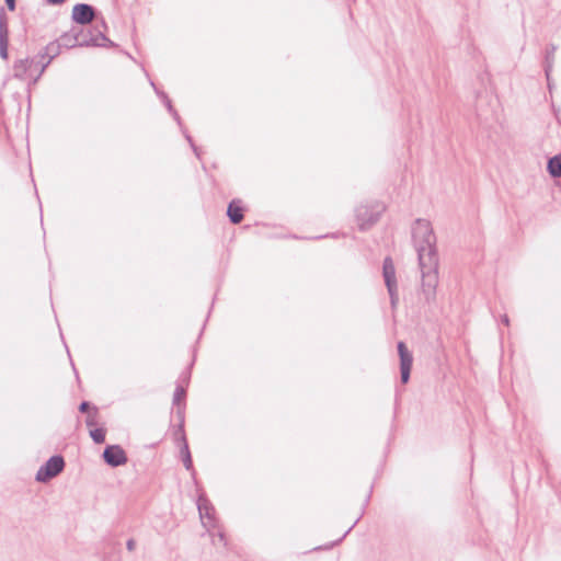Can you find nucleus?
Segmentation results:
<instances>
[{
	"instance_id": "7",
	"label": "nucleus",
	"mask_w": 561,
	"mask_h": 561,
	"mask_svg": "<svg viewBox=\"0 0 561 561\" xmlns=\"http://www.w3.org/2000/svg\"><path fill=\"white\" fill-rule=\"evenodd\" d=\"M397 347L400 357V379L405 385L410 380L413 356L404 342H399Z\"/></svg>"
},
{
	"instance_id": "16",
	"label": "nucleus",
	"mask_w": 561,
	"mask_h": 561,
	"mask_svg": "<svg viewBox=\"0 0 561 561\" xmlns=\"http://www.w3.org/2000/svg\"><path fill=\"white\" fill-rule=\"evenodd\" d=\"M61 45L58 43V41L50 42L48 45L45 46L39 53L38 57L41 59H45L46 57L50 59L51 61L60 54L61 51Z\"/></svg>"
},
{
	"instance_id": "32",
	"label": "nucleus",
	"mask_w": 561,
	"mask_h": 561,
	"mask_svg": "<svg viewBox=\"0 0 561 561\" xmlns=\"http://www.w3.org/2000/svg\"><path fill=\"white\" fill-rule=\"evenodd\" d=\"M136 547V541L134 539H128L126 542V548L128 551H134Z\"/></svg>"
},
{
	"instance_id": "2",
	"label": "nucleus",
	"mask_w": 561,
	"mask_h": 561,
	"mask_svg": "<svg viewBox=\"0 0 561 561\" xmlns=\"http://www.w3.org/2000/svg\"><path fill=\"white\" fill-rule=\"evenodd\" d=\"M385 209V205L378 202L366 205H359L358 207H356L355 218L358 229L360 231L369 230L379 221Z\"/></svg>"
},
{
	"instance_id": "10",
	"label": "nucleus",
	"mask_w": 561,
	"mask_h": 561,
	"mask_svg": "<svg viewBox=\"0 0 561 561\" xmlns=\"http://www.w3.org/2000/svg\"><path fill=\"white\" fill-rule=\"evenodd\" d=\"M34 59L28 57L16 59L13 62V78L19 80H25L26 75L33 70Z\"/></svg>"
},
{
	"instance_id": "36",
	"label": "nucleus",
	"mask_w": 561,
	"mask_h": 561,
	"mask_svg": "<svg viewBox=\"0 0 561 561\" xmlns=\"http://www.w3.org/2000/svg\"><path fill=\"white\" fill-rule=\"evenodd\" d=\"M218 538H219L220 542L226 545V538H225V534L224 533L218 531Z\"/></svg>"
},
{
	"instance_id": "9",
	"label": "nucleus",
	"mask_w": 561,
	"mask_h": 561,
	"mask_svg": "<svg viewBox=\"0 0 561 561\" xmlns=\"http://www.w3.org/2000/svg\"><path fill=\"white\" fill-rule=\"evenodd\" d=\"M9 25L8 15L3 7H0V57L3 60L9 58Z\"/></svg>"
},
{
	"instance_id": "8",
	"label": "nucleus",
	"mask_w": 561,
	"mask_h": 561,
	"mask_svg": "<svg viewBox=\"0 0 561 561\" xmlns=\"http://www.w3.org/2000/svg\"><path fill=\"white\" fill-rule=\"evenodd\" d=\"M95 9L88 3H78L72 9L71 18L80 25L90 24L95 18Z\"/></svg>"
},
{
	"instance_id": "38",
	"label": "nucleus",
	"mask_w": 561,
	"mask_h": 561,
	"mask_svg": "<svg viewBox=\"0 0 561 561\" xmlns=\"http://www.w3.org/2000/svg\"><path fill=\"white\" fill-rule=\"evenodd\" d=\"M369 493H371V490L369 491ZM369 499H370V494H368V495H367V497H366V500H365V504H367V503H368Z\"/></svg>"
},
{
	"instance_id": "30",
	"label": "nucleus",
	"mask_w": 561,
	"mask_h": 561,
	"mask_svg": "<svg viewBox=\"0 0 561 561\" xmlns=\"http://www.w3.org/2000/svg\"><path fill=\"white\" fill-rule=\"evenodd\" d=\"M190 378H191V373H190L188 369L186 371L182 373L181 376H180L181 381L186 383V385L188 383Z\"/></svg>"
},
{
	"instance_id": "24",
	"label": "nucleus",
	"mask_w": 561,
	"mask_h": 561,
	"mask_svg": "<svg viewBox=\"0 0 561 561\" xmlns=\"http://www.w3.org/2000/svg\"><path fill=\"white\" fill-rule=\"evenodd\" d=\"M181 130H182V133H183V135H184L185 139H186V140H187V142L190 144V146H191V148H192V150H193L194 154H195L198 159H201V150H199V148L195 145V142H194V140H193V138H192V136L187 133V130H186L185 128H183V129H181Z\"/></svg>"
},
{
	"instance_id": "15",
	"label": "nucleus",
	"mask_w": 561,
	"mask_h": 561,
	"mask_svg": "<svg viewBox=\"0 0 561 561\" xmlns=\"http://www.w3.org/2000/svg\"><path fill=\"white\" fill-rule=\"evenodd\" d=\"M77 26H73L70 31L62 33L57 39L64 48H73L78 46Z\"/></svg>"
},
{
	"instance_id": "29",
	"label": "nucleus",
	"mask_w": 561,
	"mask_h": 561,
	"mask_svg": "<svg viewBox=\"0 0 561 561\" xmlns=\"http://www.w3.org/2000/svg\"><path fill=\"white\" fill-rule=\"evenodd\" d=\"M169 113L172 115V117L174 118V121L178 123V125L180 126L181 129H183V124H182V119L178 113V111L173 107L172 110L169 111Z\"/></svg>"
},
{
	"instance_id": "18",
	"label": "nucleus",
	"mask_w": 561,
	"mask_h": 561,
	"mask_svg": "<svg viewBox=\"0 0 561 561\" xmlns=\"http://www.w3.org/2000/svg\"><path fill=\"white\" fill-rule=\"evenodd\" d=\"M547 170L552 178H561V153L548 160Z\"/></svg>"
},
{
	"instance_id": "19",
	"label": "nucleus",
	"mask_w": 561,
	"mask_h": 561,
	"mask_svg": "<svg viewBox=\"0 0 561 561\" xmlns=\"http://www.w3.org/2000/svg\"><path fill=\"white\" fill-rule=\"evenodd\" d=\"M106 431L103 427H94L90 430V437L95 444H103L105 442Z\"/></svg>"
},
{
	"instance_id": "23",
	"label": "nucleus",
	"mask_w": 561,
	"mask_h": 561,
	"mask_svg": "<svg viewBox=\"0 0 561 561\" xmlns=\"http://www.w3.org/2000/svg\"><path fill=\"white\" fill-rule=\"evenodd\" d=\"M181 130H182V133H183V135H184L185 139H186V140H187V142L190 144V146H191V148H192V150H193L194 154H195L198 159H201V150H199V148L195 145V142H194V140H193V138H192V136L187 133V130H186L185 128H183V129H181Z\"/></svg>"
},
{
	"instance_id": "26",
	"label": "nucleus",
	"mask_w": 561,
	"mask_h": 561,
	"mask_svg": "<svg viewBox=\"0 0 561 561\" xmlns=\"http://www.w3.org/2000/svg\"><path fill=\"white\" fill-rule=\"evenodd\" d=\"M387 290L389 293V296H390V304H391V307L392 308H396L398 301H399V296H398V286L394 285V286H391L390 287H387Z\"/></svg>"
},
{
	"instance_id": "31",
	"label": "nucleus",
	"mask_w": 561,
	"mask_h": 561,
	"mask_svg": "<svg viewBox=\"0 0 561 561\" xmlns=\"http://www.w3.org/2000/svg\"><path fill=\"white\" fill-rule=\"evenodd\" d=\"M8 9L14 11L16 8V0H4Z\"/></svg>"
},
{
	"instance_id": "17",
	"label": "nucleus",
	"mask_w": 561,
	"mask_h": 561,
	"mask_svg": "<svg viewBox=\"0 0 561 561\" xmlns=\"http://www.w3.org/2000/svg\"><path fill=\"white\" fill-rule=\"evenodd\" d=\"M33 59H34L33 69L37 70V75L32 79V83L35 84L39 80V78L46 70V68L49 66L51 60L48 59L47 57L45 59H41L38 57V54Z\"/></svg>"
},
{
	"instance_id": "5",
	"label": "nucleus",
	"mask_w": 561,
	"mask_h": 561,
	"mask_svg": "<svg viewBox=\"0 0 561 561\" xmlns=\"http://www.w3.org/2000/svg\"><path fill=\"white\" fill-rule=\"evenodd\" d=\"M197 510L204 527L208 530L210 528L215 529L218 527V520L215 516V507L204 493L198 495Z\"/></svg>"
},
{
	"instance_id": "27",
	"label": "nucleus",
	"mask_w": 561,
	"mask_h": 561,
	"mask_svg": "<svg viewBox=\"0 0 561 561\" xmlns=\"http://www.w3.org/2000/svg\"><path fill=\"white\" fill-rule=\"evenodd\" d=\"M91 410H92V407H91L90 402H88V401H82L79 404V411L81 413H88L89 414L91 412Z\"/></svg>"
},
{
	"instance_id": "6",
	"label": "nucleus",
	"mask_w": 561,
	"mask_h": 561,
	"mask_svg": "<svg viewBox=\"0 0 561 561\" xmlns=\"http://www.w3.org/2000/svg\"><path fill=\"white\" fill-rule=\"evenodd\" d=\"M102 458L112 468L124 466L128 461L127 455L121 445H107L103 450Z\"/></svg>"
},
{
	"instance_id": "35",
	"label": "nucleus",
	"mask_w": 561,
	"mask_h": 561,
	"mask_svg": "<svg viewBox=\"0 0 561 561\" xmlns=\"http://www.w3.org/2000/svg\"><path fill=\"white\" fill-rule=\"evenodd\" d=\"M356 523H357V520H355V523H354L351 527H348L347 531L343 535V537H342V538H340V539L336 541V543H339L340 541H342V539H343V538H344V537H345V536H346V535L352 530V528L355 526V524H356Z\"/></svg>"
},
{
	"instance_id": "22",
	"label": "nucleus",
	"mask_w": 561,
	"mask_h": 561,
	"mask_svg": "<svg viewBox=\"0 0 561 561\" xmlns=\"http://www.w3.org/2000/svg\"><path fill=\"white\" fill-rule=\"evenodd\" d=\"M98 415H99V409L96 407H92L91 412L88 414L85 419V425L90 427L91 430L94 428L98 424Z\"/></svg>"
},
{
	"instance_id": "34",
	"label": "nucleus",
	"mask_w": 561,
	"mask_h": 561,
	"mask_svg": "<svg viewBox=\"0 0 561 561\" xmlns=\"http://www.w3.org/2000/svg\"><path fill=\"white\" fill-rule=\"evenodd\" d=\"M501 322L504 324V325H510V319H508V316L507 314H503L501 317Z\"/></svg>"
},
{
	"instance_id": "20",
	"label": "nucleus",
	"mask_w": 561,
	"mask_h": 561,
	"mask_svg": "<svg viewBox=\"0 0 561 561\" xmlns=\"http://www.w3.org/2000/svg\"><path fill=\"white\" fill-rule=\"evenodd\" d=\"M186 390L182 385H178L173 394V405H182L181 402L185 400Z\"/></svg>"
},
{
	"instance_id": "12",
	"label": "nucleus",
	"mask_w": 561,
	"mask_h": 561,
	"mask_svg": "<svg viewBox=\"0 0 561 561\" xmlns=\"http://www.w3.org/2000/svg\"><path fill=\"white\" fill-rule=\"evenodd\" d=\"M227 216L231 224L238 225L243 220V207L240 199H232L227 207Z\"/></svg>"
},
{
	"instance_id": "13",
	"label": "nucleus",
	"mask_w": 561,
	"mask_h": 561,
	"mask_svg": "<svg viewBox=\"0 0 561 561\" xmlns=\"http://www.w3.org/2000/svg\"><path fill=\"white\" fill-rule=\"evenodd\" d=\"M382 276L385 279L386 287H390L397 285L396 278V267L391 260V257L387 256L382 263Z\"/></svg>"
},
{
	"instance_id": "3",
	"label": "nucleus",
	"mask_w": 561,
	"mask_h": 561,
	"mask_svg": "<svg viewBox=\"0 0 561 561\" xmlns=\"http://www.w3.org/2000/svg\"><path fill=\"white\" fill-rule=\"evenodd\" d=\"M65 459L60 455L51 456L36 472L35 479L38 482H48L57 477L65 469Z\"/></svg>"
},
{
	"instance_id": "37",
	"label": "nucleus",
	"mask_w": 561,
	"mask_h": 561,
	"mask_svg": "<svg viewBox=\"0 0 561 561\" xmlns=\"http://www.w3.org/2000/svg\"><path fill=\"white\" fill-rule=\"evenodd\" d=\"M150 85L153 88L154 91L156 89H158L153 81H150Z\"/></svg>"
},
{
	"instance_id": "11",
	"label": "nucleus",
	"mask_w": 561,
	"mask_h": 561,
	"mask_svg": "<svg viewBox=\"0 0 561 561\" xmlns=\"http://www.w3.org/2000/svg\"><path fill=\"white\" fill-rule=\"evenodd\" d=\"M557 49H558L557 45L549 44L546 48V54H545L543 69H545V75H546L547 82H548V88L550 91L552 89L550 75L553 69L554 54H556Z\"/></svg>"
},
{
	"instance_id": "14",
	"label": "nucleus",
	"mask_w": 561,
	"mask_h": 561,
	"mask_svg": "<svg viewBox=\"0 0 561 561\" xmlns=\"http://www.w3.org/2000/svg\"><path fill=\"white\" fill-rule=\"evenodd\" d=\"M181 442H182V445L180 448V455H181L183 465H184L185 469L191 472L192 477L195 478L196 471L193 466L192 455H191L185 435L181 436Z\"/></svg>"
},
{
	"instance_id": "33",
	"label": "nucleus",
	"mask_w": 561,
	"mask_h": 561,
	"mask_svg": "<svg viewBox=\"0 0 561 561\" xmlns=\"http://www.w3.org/2000/svg\"><path fill=\"white\" fill-rule=\"evenodd\" d=\"M66 0H46V2L51 5H59L62 4Z\"/></svg>"
},
{
	"instance_id": "25",
	"label": "nucleus",
	"mask_w": 561,
	"mask_h": 561,
	"mask_svg": "<svg viewBox=\"0 0 561 561\" xmlns=\"http://www.w3.org/2000/svg\"><path fill=\"white\" fill-rule=\"evenodd\" d=\"M156 94L161 100V102L164 104L168 112L173 108L172 102L165 92H163L160 89H156Z\"/></svg>"
},
{
	"instance_id": "28",
	"label": "nucleus",
	"mask_w": 561,
	"mask_h": 561,
	"mask_svg": "<svg viewBox=\"0 0 561 561\" xmlns=\"http://www.w3.org/2000/svg\"><path fill=\"white\" fill-rule=\"evenodd\" d=\"M169 113L172 115V117L174 118V121L178 123V125L180 126L181 129H183V124H182V119L178 113V111L173 107L172 110L169 111Z\"/></svg>"
},
{
	"instance_id": "1",
	"label": "nucleus",
	"mask_w": 561,
	"mask_h": 561,
	"mask_svg": "<svg viewBox=\"0 0 561 561\" xmlns=\"http://www.w3.org/2000/svg\"><path fill=\"white\" fill-rule=\"evenodd\" d=\"M412 241L417 253L421 272V289L426 304L436 300L439 257L436 234L428 220L419 218L412 226Z\"/></svg>"
},
{
	"instance_id": "21",
	"label": "nucleus",
	"mask_w": 561,
	"mask_h": 561,
	"mask_svg": "<svg viewBox=\"0 0 561 561\" xmlns=\"http://www.w3.org/2000/svg\"><path fill=\"white\" fill-rule=\"evenodd\" d=\"M175 407V414L179 420V432L182 435L184 434V414H185V407L184 405H174Z\"/></svg>"
},
{
	"instance_id": "4",
	"label": "nucleus",
	"mask_w": 561,
	"mask_h": 561,
	"mask_svg": "<svg viewBox=\"0 0 561 561\" xmlns=\"http://www.w3.org/2000/svg\"><path fill=\"white\" fill-rule=\"evenodd\" d=\"M77 32L79 33L77 35L78 37V46L80 47H88V46H95V47H106V46H114V43L110 41L101 31H98L94 33L93 31H84L81 27H77Z\"/></svg>"
}]
</instances>
